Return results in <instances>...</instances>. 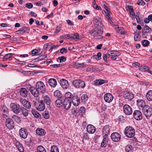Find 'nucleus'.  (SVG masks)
Masks as SVG:
<instances>
[{
  "instance_id": "1",
  "label": "nucleus",
  "mask_w": 152,
  "mask_h": 152,
  "mask_svg": "<svg viewBox=\"0 0 152 152\" xmlns=\"http://www.w3.org/2000/svg\"><path fill=\"white\" fill-rule=\"evenodd\" d=\"M103 33V28L100 26H96L93 30L90 31V34L96 39H101L103 38L102 35Z\"/></svg>"
},
{
  "instance_id": "2",
  "label": "nucleus",
  "mask_w": 152,
  "mask_h": 152,
  "mask_svg": "<svg viewBox=\"0 0 152 152\" xmlns=\"http://www.w3.org/2000/svg\"><path fill=\"white\" fill-rule=\"evenodd\" d=\"M142 112L147 118L150 117L152 115V108L148 105H145L142 108Z\"/></svg>"
},
{
  "instance_id": "3",
  "label": "nucleus",
  "mask_w": 152,
  "mask_h": 152,
  "mask_svg": "<svg viewBox=\"0 0 152 152\" xmlns=\"http://www.w3.org/2000/svg\"><path fill=\"white\" fill-rule=\"evenodd\" d=\"M72 84L76 88H84L86 86L85 82L81 80H74Z\"/></svg>"
},
{
  "instance_id": "4",
  "label": "nucleus",
  "mask_w": 152,
  "mask_h": 152,
  "mask_svg": "<svg viewBox=\"0 0 152 152\" xmlns=\"http://www.w3.org/2000/svg\"><path fill=\"white\" fill-rule=\"evenodd\" d=\"M125 134L127 137H132L135 135V130L132 127H127L125 130Z\"/></svg>"
},
{
  "instance_id": "5",
  "label": "nucleus",
  "mask_w": 152,
  "mask_h": 152,
  "mask_svg": "<svg viewBox=\"0 0 152 152\" xmlns=\"http://www.w3.org/2000/svg\"><path fill=\"white\" fill-rule=\"evenodd\" d=\"M36 87L40 93H43L45 92V86L42 82L40 81L36 83Z\"/></svg>"
},
{
  "instance_id": "6",
  "label": "nucleus",
  "mask_w": 152,
  "mask_h": 152,
  "mask_svg": "<svg viewBox=\"0 0 152 152\" xmlns=\"http://www.w3.org/2000/svg\"><path fill=\"white\" fill-rule=\"evenodd\" d=\"M124 112L126 115H129L132 113V110L131 107L129 105L126 104L123 107Z\"/></svg>"
},
{
  "instance_id": "7",
  "label": "nucleus",
  "mask_w": 152,
  "mask_h": 152,
  "mask_svg": "<svg viewBox=\"0 0 152 152\" xmlns=\"http://www.w3.org/2000/svg\"><path fill=\"white\" fill-rule=\"evenodd\" d=\"M6 125L10 129H13L15 127L14 123L13 120L9 118H7L6 120Z\"/></svg>"
},
{
  "instance_id": "8",
  "label": "nucleus",
  "mask_w": 152,
  "mask_h": 152,
  "mask_svg": "<svg viewBox=\"0 0 152 152\" xmlns=\"http://www.w3.org/2000/svg\"><path fill=\"white\" fill-rule=\"evenodd\" d=\"M29 90L31 94L35 97H37L39 95L40 91L36 87L34 88L30 86Z\"/></svg>"
},
{
  "instance_id": "9",
  "label": "nucleus",
  "mask_w": 152,
  "mask_h": 152,
  "mask_svg": "<svg viewBox=\"0 0 152 152\" xmlns=\"http://www.w3.org/2000/svg\"><path fill=\"white\" fill-rule=\"evenodd\" d=\"M34 104L37 109L39 111H43L45 108V104L43 103V101H41L38 103L35 102Z\"/></svg>"
},
{
  "instance_id": "10",
  "label": "nucleus",
  "mask_w": 152,
  "mask_h": 152,
  "mask_svg": "<svg viewBox=\"0 0 152 152\" xmlns=\"http://www.w3.org/2000/svg\"><path fill=\"white\" fill-rule=\"evenodd\" d=\"M111 138L113 141L115 142H117L120 140L121 136L118 132H114L111 134Z\"/></svg>"
},
{
  "instance_id": "11",
  "label": "nucleus",
  "mask_w": 152,
  "mask_h": 152,
  "mask_svg": "<svg viewBox=\"0 0 152 152\" xmlns=\"http://www.w3.org/2000/svg\"><path fill=\"white\" fill-rule=\"evenodd\" d=\"M134 118L137 120H140L142 119V113L139 110H135L133 113Z\"/></svg>"
},
{
  "instance_id": "12",
  "label": "nucleus",
  "mask_w": 152,
  "mask_h": 152,
  "mask_svg": "<svg viewBox=\"0 0 152 152\" xmlns=\"http://www.w3.org/2000/svg\"><path fill=\"white\" fill-rule=\"evenodd\" d=\"M60 84L62 87L64 89H66L69 88V83L65 79H61L60 81Z\"/></svg>"
},
{
  "instance_id": "13",
  "label": "nucleus",
  "mask_w": 152,
  "mask_h": 152,
  "mask_svg": "<svg viewBox=\"0 0 152 152\" xmlns=\"http://www.w3.org/2000/svg\"><path fill=\"white\" fill-rule=\"evenodd\" d=\"M113 99V97L112 94L109 93L105 94L104 96V99L105 101L108 103L111 102Z\"/></svg>"
},
{
  "instance_id": "14",
  "label": "nucleus",
  "mask_w": 152,
  "mask_h": 152,
  "mask_svg": "<svg viewBox=\"0 0 152 152\" xmlns=\"http://www.w3.org/2000/svg\"><path fill=\"white\" fill-rule=\"evenodd\" d=\"M19 133L20 136L24 139L26 138L28 135L27 130L24 128H21L20 129Z\"/></svg>"
},
{
  "instance_id": "15",
  "label": "nucleus",
  "mask_w": 152,
  "mask_h": 152,
  "mask_svg": "<svg viewBox=\"0 0 152 152\" xmlns=\"http://www.w3.org/2000/svg\"><path fill=\"white\" fill-rule=\"evenodd\" d=\"M20 101L22 105L26 108L29 109L31 107V104L30 103L25 99L21 98Z\"/></svg>"
},
{
  "instance_id": "16",
  "label": "nucleus",
  "mask_w": 152,
  "mask_h": 152,
  "mask_svg": "<svg viewBox=\"0 0 152 152\" xmlns=\"http://www.w3.org/2000/svg\"><path fill=\"white\" fill-rule=\"evenodd\" d=\"M110 127L108 125L104 126L102 129V134L104 135L103 136L107 137L108 134L110 133Z\"/></svg>"
},
{
  "instance_id": "17",
  "label": "nucleus",
  "mask_w": 152,
  "mask_h": 152,
  "mask_svg": "<svg viewBox=\"0 0 152 152\" xmlns=\"http://www.w3.org/2000/svg\"><path fill=\"white\" fill-rule=\"evenodd\" d=\"M63 102L64 108L66 110H68L70 108L71 104V100L67 99H65Z\"/></svg>"
},
{
  "instance_id": "18",
  "label": "nucleus",
  "mask_w": 152,
  "mask_h": 152,
  "mask_svg": "<svg viewBox=\"0 0 152 152\" xmlns=\"http://www.w3.org/2000/svg\"><path fill=\"white\" fill-rule=\"evenodd\" d=\"M72 102L75 106H77L80 103V98L77 96H74L72 98Z\"/></svg>"
},
{
  "instance_id": "19",
  "label": "nucleus",
  "mask_w": 152,
  "mask_h": 152,
  "mask_svg": "<svg viewBox=\"0 0 152 152\" xmlns=\"http://www.w3.org/2000/svg\"><path fill=\"white\" fill-rule=\"evenodd\" d=\"M103 6L104 9L106 10V11H105V12L106 14V18L110 23H113V22L109 17V16H110V11L105 5L104 4Z\"/></svg>"
},
{
  "instance_id": "20",
  "label": "nucleus",
  "mask_w": 152,
  "mask_h": 152,
  "mask_svg": "<svg viewBox=\"0 0 152 152\" xmlns=\"http://www.w3.org/2000/svg\"><path fill=\"white\" fill-rule=\"evenodd\" d=\"M10 107L13 112L16 114L20 112V110L17 105L14 103H12L10 105Z\"/></svg>"
},
{
  "instance_id": "21",
  "label": "nucleus",
  "mask_w": 152,
  "mask_h": 152,
  "mask_svg": "<svg viewBox=\"0 0 152 152\" xmlns=\"http://www.w3.org/2000/svg\"><path fill=\"white\" fill-rule=\"evenodd\" d=\"M87 132L91 134L94 133L95 131L96 128L93 125L91 124H88L86 128Z\"/></svg>"
},
{
  "instance_id": "22",
  "label": "nucleus",
  "mask_w": 152,
  "mask_h": 152,
  "mask_svg": "<svg viewBox=\"0 0 152 152\" xmlns=\"http://www.w3.org/2000/svg\"><path fill=\"white\" fill-rule=\"evenodd\" d=\"M124 96L125 99L130 100H131L134 97V96L132 94L127 91L124 92Z\"/></svg>"
},
{
  "instance_id": "23",
  "label": "nucleus",
  "mask_w": 152,
  "mask_h": 152,
  "mask_svg": "<svg viewBox=\"0 0 152 152\" xmlns=\"http://www.w3.org/2000/svg\"><path fill=\"white\" fill-rule=\"evenodd\" d=\"M137 104L139 107H140L142 108L147 105L145 104V101L141 99H138L137 100Z\"/></svg>"
},
{
  "instance_id": "24",
  "label": "nucleus",
  "mask_w": 152,
  "mask_h": 152,
  "mask_svg": "<svg viewBox=\"0 0 152 152\" xmlns=\"http://www.w3.org/2000/svg\"><path fill=\"white\" fill-rule=\"evenodd\" d=\"M43 102V103H45L48 107H50L51 104V100L50 98L48 96H46L44 97L43 100L41 101Z\"/></svg>"
},
{
  "instance_id": "25",
  "label": "nucleus",
  "mask_w": 152,
  "mask_h": 152,
  "mask_svg": "<svg viewBox=\"0 0 152 152\" xmlns=\"http://www.w3.org/2000/svg\"><path fill=\"white\" fill-rule=\"evenodd\" d=\"M48 82L49 85L51 87H55L57 85V81L55 79L50 78Z\"/></svg>"
},
{
  "instance_id": "26",
  "label": "nucleus",
  "mask_w": 152,
  "mask_h": 152,
  "mask_svg": "<svg viewBox=\"0 0 152 152\" xmlns=\"http://www.w3.org/2000/svg\"><path fill=\"white\" fill-rule=\"evenodd\" d=\"M20 94L24 97H26L28 95V91L24 88H21L19 91Z\"/></svg>"
},
{
  "instance_id": "27",
  "label": "nucleus",
  "mask_w": 152,
  "mask_h": 152,
  "mask_svg": "<svg viewBox=\"0 0 152 152\" xmlns=\"http://www.w3.org/2000/svg\"><path fill=\"white\" fill-rule=\"evenodd\" d=\"M107 137L106 136H103V140L101 143V146L102 147H105L107 145L108 140Z\"/></svg>"
},
{
  "instance_id": "28",
  "label": "nucleus",
  "mask_w": 152,
  "mask_h": 152,
  "mask_svg": "<svg viewBox=\"0 0 152 152\" xmlns=\"http://www.w3.org/2000/svg\"><path fill=\"white\" fill-rule=\"evenodd\" d=\"M147 100L149 101H152V91L149 90L146 94Z\"/></svg>"
},
{
  "instance_id": "29",
  "label": "nucleus",
  "mask_w": 152,
  "mask_h": 152,
  "mask_svg": "<svg viewBox=\"0 0 152 152\" xmlns=\"http://www.w3.org/2000/svg\"><path fill=\"white\" fill-rule=\"evenodd\" d=\"M36 133L38 135L43 136L45 134V131L43 129L38 128L36 130Z\"/></svg>"
},
{
  "instance_id": "30",
  "label": "nucleus",
  "mask_w": 152,
  "mask_h": 152,
  "mask_svg": "<svg viewBox=\"0 0 152 152\" xmlns=\"http://www.w3.org/2000/svg\"><path fill=\"white\" fill-rule=\"evenodd\" d=\"M94 22L95 24V25L96 27L99 25L100 26H102V25L101 24V22L100 20L98 18H95L94 19Z\"/></svg>"
},
{
  "instance_id": "31",
  "label": "nucleus",
  "mask_w": 152,
  "mask_h": 152,
  "mask_svg": "<svg viewBox=\"0 0 152 152\" xmlns=\"http://www.w3.org/2000/svg\"><path fill=\"white\" fill-rule=\"evenodd\" d=\"M63 102L60 99H57L55 101V104L58 107H60L63 105Z\"/></svg>"
},
{
  "instance_id": "32",
  "label": "nucleus",
  "mask_w": 152,
  "mask_h": 152,
  "mask_svg": "<svg viewBox=\"0 0 152 152\" xmlns=\"http://www.w3.org/2000/svg\"><path fill=\"white\" fill-rule=\"evenodd\" d=\"M133 148L132 145H127L126 146L125 150L126 152H132Z\"/></svg>"
},
{
  "instance_id": "33",
  "label": "nucleus",
  "mask_w": 152,
  "mask_h": 152,
  "mask_svg": "<svg viewBox=\"0 0 152 152\" xmlns=\"http://www.w3.org/2000/svg\"><path fill=\"white\" fill-rule=\"evenodd\" d=\"M109 53L110 56L113 55L116 57L119 56L121 54V53L120 52L116 51H110Z\"/></svg>"
},
{
  "instance_id": "34",
  "label": "nucleus",
  "mask_w": 152,
  "mask_h": 152,
  "mask_svg": "<svg viewBox=\"0 0 152 152\" xmlns=\"http://www.w3.org/2000/svg\"><path fill=\"white\" fill-rule=\"evenodd\" d=\"M94 82L96 85H101L105 83V81L102 80H96Z\"/></svg>"
},
{
  "instance_id": "35",
  "label": "nucleus",
  "mask_w": 152,
  "mask_h": 152,
  "mask_svg": "<svg viewBox=\"0 0 152 152\" xmlns=\"http://www.w3.org/2000/svg\"><path fill=\"white\" fill-rule=\"evenodd\" d=\"M37 152H46V150L43 147L40 145L37 147Z\"/></svg>"
},
{
  "instance_id": "36",
  "label": "nucleus",
  "mask_w": 152,
  "mask_h": 152,
  "mask_svg": "<svg viewBox=\"0 0 152 152\" xmlns=\"http://www.w3.org/2000/svg\"><path fill=\"white\" fill-rule=\"evenodd\" d=\"M72 96V94L70 92H67L65 94V99L71 100V98Z\"/></svg>"
},
{
  "instance_id": "37",
  "label": "nucleus",
  "mask_w": 152,
  "mask_h": 152,
  "mask_svg": "<svg viewBox=\"0 0 152 152\" xmlns=\"http://www.w3.org/2000/svg\"><path fill=\"white\" fill-rule=\"evenodd\" d=\"M139 70L142 71L146 72L148 70L149 68L148 67L145 66H142L139 67Z\"/></svg>"
},
{
  "instance_id": "38",
  "label": "nucleus",
  "mask_w": 152,
  "mask_h": 152,
  "mask_svg": "<svg viewBox=\"0 0 152 152\" xmlns=\"http://www.w3.org/2000/svg\"><path fill=\"white\" fill-rule=\"evenodd\" d=\"M50 152H59L58 149L56 146L53 145L51 147Z\"/></svg>"
},
{
  "instance_id": "39",
  "label": "nucleus",
  "mask_w": 152,
  "mask_h": 152,
  "mask_svg": "<svg viewBox=\"0 0 152 152\" xmlns=\"http://www.w3.org/2000/svg\"><path fill=\"white\" fill-rule=\"evenodd\" d=\"M66 60V57L64 56H61V57H59L57 59V61L59 63L65 61Z\"/></svg>"
},
{
  "instance_id": "40",
  "label": "nucleus",
  "mask_w": 152,
  "mask_h": 152,
  "mask_svg": "<svg viewBox=\"0 0 152 152\" xmlns=\"http://www.w3.org/2000/svg\"><path fill=\"white\" fill-rule=\"evenodd\" d=\"M81 100L83 102H84L87 101L88 99V96L86 94H83L81 97Z\"/></svg>"
},
{
  "instance_id": "41",
  "label": "nucleus",
  "mask_w": 152,
  "mask_h": 152,
  "mask_svg": "<svg viewBox=\"0 0 152 152\" xmlns=\"http://www.w3.org/2000/svg\"><path fill=\"white\" fill-rule=\"evenodd\" d=\"M12 118L18 123H20L21 122V120L20 117L15 115H14L12 116Z\"/></svg>"
},
{
  "instance_id": "42",
  "label": "nucleus",
  "mask_w": 152,
  "mask_h": 152,
  "mask_svg": "<svg viewBox=\"0 0 152 152\" xmlns=\"http://www.w3.org/2000/svg\"><path fill=\"white\" fill-rule=\"evenodd\" d=\"M22 114L24 116L26 117L28 115V110L24 108L22 109Z\"/></svg>"
},
{
  "instance_id": "43",
  "label": "nucleus",
  "mask_w": 152,
  "mask_h": 152,
  "mask_svg": "<svg viewBox=\"0 0 152 152\" xmlns=\"http://www.w3.org/2000/svg\"><path fill=\"white\" fill-rule=\"evenodd\" d=\"M54 96L57 98H60L61 96V94L60 91L58 90L56 91L54 93Z\"/></svg>"
},
{
  "instance_id": "44",
  "label": "nucleus",
  "mask_w": 152,
  "mask_h": 152,
  "mask_svg": "<svg viewBox=\"0 0 152 152\" xmlns=\"http://www.w3.org/2000/svg\"><path fill=\"white\" fill-rule=\"evenodd\" d=\"M31 113L34 117L36 118L39 117L40 115V114L37 111L34 110H33L31 111Z\"/></svg>"
},
{
  "instance_id": "45",
  "label": "nucleus",
  "mask_w": 152,
  "mask_h": 152,
  "mask_svg": "<svg viewBox=\"0 0 152 152\" xmlns=\"http://www.w3.org/2000/svg\"><path fill=\"white\" fill-rule=\"evenodd\" d=\"M14 54L12 53H9L6 54L4 57L3 59H8L12 58Z\"/></svg>"
},
{
  "instance_id": "46",
  "label": "nucleus",
  "mask_w": 152,
  "mask_h": 152,
  "mask_svg": "<svg viewBox=\"0 0 152 152\" xmlns=\"http://www.w3.org/2000/svg\"><path fill=\"white\" fill-rule=\"evenodd\" d=\"M42 115L44 118L47 119L49 118V112L48 111H45L43 113Z\"/></svg>"
},
{
  "instance_id": "47",
  "label": "nucleus",
  "mask_w": 152,
  "mask_h": 152,
  "mask_svg": "<svg viewBox=\"0 0 152 152\" xmlns=\"http://www.w3.org/2000/svg\"><path fill=\"white\" fill-rule=\"evenodd\" d=\"M27 28V27H23L20 30L17 31L16 32H19V33L20 34L24 33L26 31Z\"/></svg>"
},
{
  "instance_id": "48",
  "label": "nucleus",
  "mask_w": 152,
  "mask_h": 152,
  "mask_svg": "<svg viewBox=\"0 0 152 152\" xmlns=\"http://www.w3.org/2000/svg\"><path fill=\"white\" fill-rule=\"evenodd\" d=\"M79 113L81 115H83L85 113V109L83 107H80L79 111Z\"/></svg>"
},
{
  "instance_id": "49",
  "label": "nucleus",
  "mask_w": 152,
  "mask_h": 152,
  "mask_svg": "<svg viewBox=\"0 0 152 152\" xmlns=\"http://www.w3.org/2000/svg\"><path fill=\"white\" fill-rule=\"evenodd\" d=\"M149 41L147 40H144L142 41V45L144 47L147 46L149 43Z\"/></svg>"
},
{
  "instance_id": "50",
  "label": "nucleus",
  "mask_w": 152,
  "mask_h": 152,
  "mask_svg": "<svg viewBox=\"0 0 152 152\" xmlns=\"http://www.w3.org/2000/svg\"><path fill=\"white\" fill-rule=\"evenodd\" d=\"M108 56H110L109 53L105 54H104L102 56V58L103 60L106 62H107V57H108Z\"/></svg>"
},
{
  "instance_id": "51",
  "label": "nucleus",
  "mask_w": 152,
  "mask_h": 152,
  "mask_svg": "<svg viewBox=\"0 0 152 152\" xmlns=\"http://www.w3.org/2000/svg\"><path fill=\"white\" fill-rule=\"evenodd\" d=\"M140 33H138L134 36V39L136 41H139L140 39Z\"/></svg>"
},
{
  "instance_id": "52",
  "label": "nucleus",
  "mask_w": 152,
  "mask_h": 152,
  "mask_svg": "<svg viewBox=\"0 0 152 152\" xmlns=\"http://www.w3.org/2000/svg\"><path fill=\"white\" fill-rule=\"evenodd\" d=\"M72 39H79V35L77 33L72 34Z\"/></svg>"
},
{
  "instance_id": "53",
  "label": "nucleus",
  "mask_w": 152,
  "mask_h": 152,
  "mask_svg": "<svg viewBox=\"0 0 152 152\" xmlns=\"http://www.w3.org/2000/svg\"><path fill=\"white\" fill-rule=\"evenodd\" d=\"M38 51L37 49H34L31 51V55L32 56L38 55Z\"/></svg>"
},
{
  "instance_id": "54",
  "label": "nucleus",
  "mask_w": 152,
  "mask_h": 152,
  "mask_svg": "<svg viewBox=\"0 0 152 152\" xmlns=\"http://www.w3.org/2000/svg\"><path fill=\"white\" fill-rule=\"evenodd\" d=\"M136 18L138 23H139L140 22L141 15L140 13H138L136 15Z\"/></svg>"
},
{
  "instance_id": "55",
  "label": "nucleus",
  "mask_w": 152,
  "mask_h": 152,
  "mask_svg": "<svg viewBox=\"0 0 152 152\" xmlns=\"http://www.w3.org/2000/svg\"><path fill=\"white\" fill-rule=\"evenodd\" d=\"M144 29L145 30V33H148L150 31L151 29L147 26H145L144 28Z\"/></svg>"
},
{
  "instance_id": "56",
  "label": "nucleus",
  "mask_w": 152,
  "mask_h": 152,
  "mask_svg": "<svg viewBox=\"0 0 152 152\" xmlns=\"http://www.w3.org/2000/svg\"><path fill=\"white\" fill-rule=\"evenodd\" d=\"M76 66L77 67H85V65L83 63H76Z\"/></svg>"
},
{
  "instance_id": "57",
  "label": "nucleus",
  "mask_w": 152,
  "mask_h": 152,
  "mask_svg": "<svg viewBox=\"0 0 152 152\" xmlns=\"http://www.w3.org/2000/svg\"><path fill=\"white\" fill-rule=\"evenodd\" d=\"M46 57L47 55H41L38 57L37 58L39 61H41L43 59H44Z\"/></svg>"
},
{
  "instance_id": "58",
  "label": "nucleus",
  "mask_w": 152,
  "mask_h": 152,
  "mask_svg": "<svg viewBox=\"0 0 152 152\" xmlns=\"http://www.w3.org/2000/svg\"><path fill=\"white\" fill-rule=\"evenodd\" d=\"M101 53L100 52H99L97 53L96 55H95L94 56V57L95 58H96L97 59V58L96 57H98V60H100L101 59Z\"/></svg>"
},
{
  "instance_id": "59",
  "label": "nucleus",
  "mask_w": 152,
  "mask_h": 152,
  "mask_svg": "<svg viewBox=\"0 0 152 152\" xmlns=\"http://www.w3.org/2000/svg\"><path fill=\"white\" fill-rule=\"evenodd\" d=\"M137 4L139 5H144L145 4V3L142 0H139L137 2Z\"/></svg>"
},
{
  "instance_id": "60",
  "label": "nucleus",
  "mask_w": 152,
  "mask_h": 152,
  "mask_svg": "<svg viewBox=\"0 0 152 152\" xmlns=\"http://www.w3.org/2000/svg\"><path fill=\"white\" fill-rule=\"evenodd\" d=\"M116 28L118 29L117 30V31L118 33L123 34H125L124 32L122 31H120V30L119 29V28L118 26H117L116 27Z\"/></svg>"
},
{
  "instance_id": "61",
  "label": "nucleus",
  "mask_w": 152,
  "mask_h": 152,
  "mask_svg": "<svg viewBox=\"0 0 152 152\" xmlns=\"http://www.w3.org/2000/svg\"><path fill=\"white\" fill-rule=\"evenodd\" d=\"M26 7L29 9L33 7V4L31 3H27L26 4Z\"/></svg>"
},
{
  "instance_id": "62",
  "label": "nucleus",
  "mask_w": 152,
  "mask_h": 152,
  "mask_svg": "<svg viewBox=\"0 0 152 152\" xmlns=\"http://www.w3.org/2000/svg\"><path fill=\"white\" fill-rule=\"evenodd\" d=\"M61 30V27L59 26H57L56 28V31L55 33L57 34Z\"/></svg>"
},
{
  "instance_id": "63",
  "label": "nucleus",
  "mask_w": 152,
  "mask_h": 152,
  "mask_svg": "<svg viewBox=\"0 0 152 152\" xmlns=\"http://www.w3.org/2000/svg\"><path fill=\"white\" fill-rule=\"evenodd\" d=\"M18 150L20 152H24V149L21 145H19Z\"/></svg>"
},
{
  "instance_id": "64",
  "label": "nucleus",
  "mask_w": 152,
  "mask_h": 152,
  "mask_svg": "<svg viewBox=\"0 0 152 152\" xmlns=\"http://www.w3.org/2000/svg\"><path fill=\"white\" fill-rule=\"evenodd\" d=\"M126 10L127 11L130 12L131 10H133L132 6H128L126 7Z\"/></svg>"
}]
</instances>
